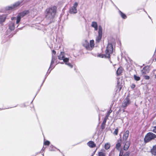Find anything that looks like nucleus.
<instances>
[{
	"label": "nucleus",
	"instance_id": "f704fd0d",
	"mask_svg": "<svg viewBox=\"0 0 156 156\" xmlns=\"http://www.w3.org/2000/svg\"><path fill=\"white\" fill-rule=\"evenodd\" d=\"M135 87V85L134 84H133L131 86V88L132 89L134 88Z\"/></svg>",
	"mask_w": 156,
	"mask_h": 156
},
{
	"label": "nucleus",
	"instance_id": "2f4dec72",
	"mask_svg": "<svg viewBox=\"0 0 156 156\" xmlns=\"http://www.w3.org/2000/svg\"><path fill=\"white\" fill-rule=\"evenodd\" d=\"M65 63L66 65H67L68 66L70 67L71 68H72L73 67V66L70 63H67L66 62Z\"/></svg>",
	"mask_w": 156,
	"mask_h": 156
},
{
	"label": "nucleus",
	"instance_id": "f257e3e1",
	"mask_svg": "<svg viewBox=\"0 0 156 156\" xmlns=\"http://www.w3.org/2000/svg\"><path fill=\"white\" fill-rule=\"evenodd\" d=\"M57 7L55 6H52L47 9L46 10L45 17L49 20L53 19L55 15Z\"/></svg>",
	"mask_w": 156,
	"mask_h": 156
},
{
	"label": "nucleus",
	"instance_id": "ddd939ff",
	"mask_svg": "<svg viewBox=\"0 0 156 156\" xmlns=\"http://www.w3.org/2000/svg\"><path fill=\"white\" fill-rule=\"evenodd\" d=\"M129 134V131L127 130H126L124 133L123 136L122 140L123 141H126L128 138Z\"/></svg>",
	"mask_w": 156,
	"mask_h": 156
},
{
	"label": "nucleus",
	"instance_id": "7ed1b4c3",
	"mask_svg": "<svg viewBox=\"0 0 156 156\" xmlns=\"http://www.w3.org/2000/svg\"><path fill=\"white\" fill-rule=\"evenodd\" d=\"M29 13V12L28 10L24 11L19 13L17 16V18L12 17L11 20H16V23L17 24L20 22L21 18L28 14Z\"/></svg>",
	"mask_w": 156,
	"mask_h": 156
},
{
	"label": "nucleus",
	"instance_id": "a878e982",
	"mask_svg": "<svg viewBox=\"0 0 156 156\" xmlns=\"http://www.w3.org/2000/svg\"><path fill=\"white\" fill-rule=\"evenodd\" d=\"M134 78L136 81H139L140 80V77L139 76H137L136 75H134Z\"/></svg>",
	"mask_w": 156,
	"mask_h": 156
},
{
	"label": "nucleus",
	"instance_id": "9d476101",
	"mask_svg": "<svg viewBox=\"0 0 156 156\" xmlns=\"http://www.w3.org/2000/svg\"><path fill=\"white\" fill-rule=\"evenodd\" d=\"M21 4V2H16L14 4L8 7L7 9L8 10H11L14 9L18 7Z\"/></svg>",
	"mask_w": 156,
	"mask_h": 156
},
{
	"label": "nucleus",
	"instance_id": "c756f323",
	"mask_svg": "<svg viewBox=\"0 0 156 156\" xmlns=\"http://www.w3.org/2000/svg\"><path fill=\"white\" fill-rule=\"evenodd\" d=\"M118 129H115L113 133V134L115 135H117L118 134Z\"/></svg>",
	"mask_w": 156,
	"mask_h": 156
},
{
	"label": "nucleus",
	"instance_id": "a211bd4d",
	"mask_svg": "<svg viewBox=\"0 0 156 156\" xmlns=\"http://www.w3.org/2000/svg\"><path fill=\"white\" fill-rule=\"evenodd\" d=\"M49 149L51 151H60L59 150L57 149L56 147H50Z\"/></svg>",
	"mask_w": 156,
	"mask_h": 156
},
{
	"label": "nucleus",
	"instance_id": "58836bf2",
	"mask_svg": "<svg viewBox=\"0 0 156 156\" xmlns=\"http://www.w3.org/2000/svg\"><path fill=\"white\" fill-rule=\"evenodd\" d=\"M52 52L53 54L55 55V54H56V52L54 50H53L52 51Z\"/></svg>",
	"mask_w": 156,
	"mask_h": 156
},
{
	"label": "nucleus",
	"instance_id": "72a5a7b5",
	"mask_svg": "<svg viewBox=\"0 0 156 156\" xmlns=\"http://www.w3.org/2000/svg\"><path fill=\"white\" fill-rule=\"evenodd\" d=\"M129 156V153L127 152H126V153H125L123 155V156Z\"/></svg>",
	"mask_w": 156,
	"mask_h": 156
},
{
	"label": "nucleus",
	"instance_id": "dca6fc26",
	"mask_svg": "<svg viewBox=\"0 0 156 156\" xmlns=\"http://www.w3.org/2000/svg\"><path fill=\"white\" fill-rule=\"evenodd\" d=\"M6 17V16L5 15L0 16V23L4 22L5 20Z\"/></svg>",
	"mask_w": 156,
	"mask_h": 156
},
{
	"label": "nucleus",
	"instance_id": "f03ea898",
	"mask_svg": "<svg viewBox=\"0 0 156 156\" xmlns=\"http://www.w3.org/2000/svg\"><path fill=\"white\" fill-rule=\"evenodd\" d=\"M113 51V48L112 44H108L107 47L105 51V53L104 55L101 54L98 55V57L101 58H110V55Z\"/></svg>",
	"mask_w": 156,
	"mask_h": 156
},
{
	"label": "nucleus",
	"instance_id": "e433bc0d",
	"mask_svg": "<svg viewBox=\"0 0 156 156\" xmlns=\"http://www.w3.org/2000/svg\"><path fill=\"white\" fill-rule=\"evenodd\" d=\"M110 144L109 143H107L105 144V146H110Z\"/></svg>",
	"mask_w": 156,
	"mask_h": 156
},
{
	"label": "nucleus",
	"instance_id": "c85d7f7f",
	"mask_svg": "<svg viewBox=\"0 0 156 156\" xmlns=\"http://www.w3.org/2000/svg\"><path fill=\"white\" fill-rule=\"evenodd\" d=\"M130 145V142L129 141H126L125 143V144L124 145V146H129Z\"/></svg>",
	"mask_w": 156,
	"mask_h": 156
},
{
	"label": "nucleus",
	"instance_id": "cd10ccee",
	"mask_svg": "<svg viewBox=\"0 0 156 156\" xmlns=\"http://www.w3.org/2000/svg\"><path fill=\"white\" fill-rule=\"evenodd\" d=\"M99 156H105V154L103 152H101L98 153Z\"/></svg>",
	"mask_w": 156,
	"mask_h": 156
},
{
	"label": "nucleus",
	"instance_id": "4be33fe9",
	"mask_svg": "<svg viewBox=\"0 0 156 156\" xmlns=\"http://www.w3.org/2000/svg\"><path fill=\"white\" fill-rule=\"evenodd\" d=\"M122 139L120 137L118 140L117 143L116 144V146H121V145Z\"/></svg>",
	"mask_w": 156,
	"mask_h": 156
},
{
	"label": "nucleus",
	"instance_id": "20e7f679",
	"mask_svg": "<svg viewBox=\"0 0 156 156\" xmlns=\"http://www.w3.org/2000/svg\"><path fill=\"white\" fill-rule=\"evenodd\" d=\"M156 138V135L152 132L148 133L145 136L144 138L145 143L148 142Z\"/></svg>",
	"mask_w": 156,
	"mask_h": 156
},
{
	"label": "nucleus",
	"instance_id": "a19ab883",
	"mask_svg": "<svg viewBox=\"0 0 156 156\" xmlns=\"http://www.w3.org/2000/svg\"><path fill=\"white\" fill-rule=\"evenodd\" d=\"M116 147V148L117 149H119V148L120 147Z\"/></svg>",
	"mask_w": 156,
	"mask_h": 156
},
{
	"label": "nucleus",
	"instance_id": "0eeeda50",
	"mask_svg": "<svg viewBox=\"0 0 156 156\" xmlns=\"http://www.w3.org/2000/svg\"><path fill=\"white\" fill-rule=\"evenodd\" d=\"M58 58L60 60H63L65 63L68 62L69 60V58H65L64 53L62 52H61L60 54L58 56Z\"/></svg>",
	"mask_w": 156,
	"mask_h": 156
},
{
	"label": "nucleus",
	"instance_id": "39448f33",
	"mask_svg": "<svg viewBox=\"0 0 156 156\" xmlns=\"http://www.w3.org/2000/svg\"><path fill=\"white\" fill-rule=\"evenodd\" d=\"M78 5V3L77 2H75L73 6L70 7L69 10V12L72 14H75L77 12V7Z\"/></svg>",
	"mask_w": 156,
	"mask_h": 156
},
{
	"label": "nucleus",
	"instance_id": "37998d69",
	"mask_svg": "<svg viewBox=\"0 0 156 156\" xmlns=\"http://www.w3.org/2000/svg\"><path fill=\"white\" fill-rule=\"evenodd\" d=\"M155 77L156 78V74L155 75Z\"/></svg>",
	"mask_w": 156,
	"mask_h": 156
},
{
	"label": "nucleus",
	"instance_id": "8fccbe9b",
	"mask_svg": "<svg viewBox=\"0 0 156 156\" xmlns=\"http://www.w3.org/2000/svg\"><path fill=\"white\" fill-rule=\"evenodd\" d=\"M156 146L155 145V146Z\"/></svg>",
	"mask_w": 156,
	"mask_h": 156
},
{
	"label": "nucleus",
	"instance_id": "1a4fd4ad",
	"mask_svg": "<svg viewBox=\"0 0 156 156\" xmlns=\"http://www.w3.org/2000/svg\"><path fill=\"white\" fill-rule=\"evenodd\" d=\"M149 67L148 66H146L144 67L141 71L142 75L144 76L149 73Z\"/></svg>",
	"mask_w": 156,
	"mask_h": 156
},
{
	"label": "nucleus",
	"instance_id": "aec40b11",
	"mask_svg": "<svg viewBox=\"0 0 156 156\" xmlns=\"http://www.w3.org/2000/svg\"><path fill=\"white\" fill-rule=\"evenodd\" d=\"M87 145L89 146H95L96 145L93 141H90L87 143Z\"/></svg>",
	"mask_w": 156,
	"mask_h": 156
},
{
	"label": "nucleus",
	"instance_id": "a18cd8bd",
	"mask_svg": "<svg viewBox=\"0 0 156 156\" xmlns=\"http://www.w3.org/2000/svg\"><path fill=\"white\" fill-rule=\"evenodd\" d=\"M155 61H156V58H155Z\"/></svg>",
	"mask_w": 156,
	"mask_h": 156
},
{
	"label": "nucleus",
	"instance_id": "6e6552de",
	"mask_svg": "<svg viewBox=\"0 0 156 156\" xmlns=\"http://www.w3.org/2000/svg\"><path fill=\"white\" fill-rule=\"evenodd\" d=\"M130 103V102L129 98L127 97L123 101L122 104V106L123 108L126 107L128 105H129Z\"/></svg>",
	"mask_w": 156,
	"mask_h": 156
},
{
	"label": "nucleus",
	"instance_id": "bb28decb",
	"mask_svg": "<svg viewBox=\"0 0 156 156\" xmlns=\"http://www.w3.org/2000/svg\"><path fill=\"white\" fill-rule=\"evenodd\" d=\"M117 86L118 87V88H119V91H120L122 88V87L120 85V83L119 82V80L118 81Z\"/></svg>",
	"mask_w": 156,
	"mask_h": 156
},
{
	"label": "nucleus",
	"instance_id": "4468645a",
	"mask_svg": "<svg viewBox=\"0 0 156 156\" xmlns=\"http://www.w3.org/2000/svg\"><path fill=\"white\" fill-rule=\"evenodd\" d=\"M112 112V110L110 109L108 112L104 120L103 121V124H105L106 121L108 119V117L109 116L110 114Z\"/></svg>",
	"mask_w": 156,
	"mask_h": 156
},
{
	"label": "nucleus",
	"instance_id": "f3484780",
	"mask_svg": "<svg viewBox=\"0 0 156 156\" xmlns=\"http://www.w3.org/2000/svg\"><path fill=\"white\" fill-rule=\"evenodd\" d=\"M91 26L94 28L95 30L98 29V25L96 22H93L92 23Z\"/></svg>",
	"mask_w": 156,
	"mask_h": 156
},
{
	"label": "nucleus",
	"instance_id": "4c0bfd02",
	"mask_svg": "<svg viewBox=\"0 0 156 156\" xmlns=\"http://www.w3.org/2000/svg\"><path fill=\"white\" fill-rule=\"evenodd\" d=\"M129 147H123L124 149L125 150H128Z\"/></svg>",
	"mask_w": 156,
	"mask_h": 156
},
{
	"label": "nucleus",
	"instance_id": "473e14b6",
	"mask_svg": "<svg viewBox=\"0 0 156 156\" xmlns=\"http://www.w3.org/2000/svg\"><path fill=\"white\" fill-rule=\"evenodd\" d=\"M144 78L146 80H149L150 79V77L148 76H144Z\"/></svg>",
	"mask_w": 156,
	"mask_h": 156
},
{
	"label": "nucleus",
	"instance_id": "5701e85b",
	"mask_svg": "<svg viewBox=\"0 0 156 156\" xmlns=\"http://www.w3.org/2000/svg\"><path fill=\"white\" fill-rule=\"evenodd\" d=\"M122 68H119L116 72L117 74L118 75H119L122 73Z\"/></svg>",
	"mask_w": 156,
	"mask_h": 156
},
{
	"label": "nucleus",
	"instance_id": "09e8293b",
	"mask_svg": "<svg viewBox=\"0 0 156 156\" xmlns=\"http://www.w3.org/2000/svg\"><path fill=\"white\" fill-rule=\"evenodd\" d=\"M121 155H122V154H121ZM120 156H121V155H120Z\"/></svg>",
	"mask_w": 156,
	"mask_h": 156
},
{
	"label": "nucleus",
	"instance_id": "ea45409f",
	"mask_svg": "<svg viewBox=\"0 0 156 156\" xmlns=\"http://www.w3.org/2000/svg\"><path fill=\"white\" fill-rule=\"evenodd\" d=\"M105 149H108L110 147H105Z\"/></svg>",
	"mask_w": 156,
	"mask_h": 156
},
{
	"label": "nucleus",
	"instance_id": "79ce46f5",
	"mask_svg": "<svg viewBox=\"0 0 156 156\" xmlns=\"http://www.w3.org/2000/svg\"><path fill=\"white\" fill-rule=\"evenodd\" d=\"M121 151H120V154H119V156H120V154H121Z\"/></svg>",
	"mask_w": 156,
	"mask_h": 156
},
{
	"label": "nucleus",
	"instance_id": "2eb2a0df",
	"mask_svg": "<svg viewBox=\"0 0 156 156\" xmlns=\"http://www.w3.org/2000/svg\"><path fill=\"white\" fill-rule=\"evenodd\" d=\"M55 56L52 55V60H51V65L50 67V68H51V69H52L54 68V67L52 66V65L54 63V61L55 60Z\"/></svg>",
	"mask_w": 156,
	"mask_h": 156
},
{
	"label": "nucleus",
	"instance_id": "7c9ffc66",
	"mask_svg": "<svg viewBox=\"0 0 156 156\" xmlns=\"http://www.w3.org/2000/svg\"><path fill=\"white\" fill-rule=\"evenodd\" d=\"M50 144V142L48 141H44V144L45 145H49Z\"/></svg>",
	"mask_w": 156,
	"mask_h": 156
},
{
	"label": "nucleus",
	"instance_id": "f8f14e48",
	"mask_svg": "<svg viewBox=\"0 0 156 156\" xmlns=\"http://www.w3.org/2000/svg\"><path fill=\"white\" fill-rule=\"evenodd\" d=\"M15 20H12V21L9 24V28L11 30H14L15 26Z\"/></svg>",
	"mask_w": 156,
	"mask_h": 156
},
{
	"label": "nucleus",
	"instance_id": "412c9836",
	"mask_svg": "<svg viewBox=\"0 0 156 156\" xmlns=\"http://www.w3.org/2000/svg\"><path fill=\"white\" fill-rule=\"evenodd\" d=\"M90 47L91 48V50L94 48V41L93 40H90Z\"/></svg>",
	"mask_w": 156,
	"mask_h": 156
},
{
	"label": "nucleus",
	"instance_id": "6ab92c4d",
	"mask_svg": "<svg viewBox=\"0 0 156 156\" xmlns=\"http://www.w3.org/2000/svg\"><path fill=\"white\" fill-rule=\"evenodd\" d=\"M151 152L152 154L156 155V147H153V148L151 150Z\"/></svg>",
	"mask_w": 156,
	"mask_h": 156
},
{
	"label": "nucleus",
	"instance_id": "b1692460",
	"mask_svg": "<svg viewBox=\"0 0 156 156\" xmlns=\"http://www.w3.org/2000/svg\"><path fill=\"white\" fill-rule=\"evenodd\" d=\"M119 14L121 16V17L124 19H125L126 18V16L122 12L120 11H119Z\"/></svg>",
	"mask_w": 156,
	"mask_h": 156
},
{
	"label": "nucleus",
	"instance_id": "9b49d317",
	"mask_svg": "<svg viewBox=\"0 0 156 156\" xmlns=\"http://www.w3.org/2000/svg\"><path fill=\"white\" fill-rule=\"evenodd\" d=\"M83 45L87 49L89 50H91V48L87 40H85L83 43Z\"/></svg>",
	"mask_w": 156,
	"mask_h": 156
},
{
	"label": "nucleus",
	"instance_id": "de8ad7c7",
	"mask_svg": "<svg viewBox=\"0 0 156 156\" xmlns=\"http://www.w3.org/2000/svg\"><path fill=\"white\" fill-rule=\"evenodd\" d=\"M44 147H43V148H42V149H43V148Z\"/></svg>",
	"mask_w": 156,
	"mask_h": 156
},
{
	"label": "nucleus",
	"instance_id": "c9c22d12",
	"mask_svg": "<svg viewBox=\"0 0 156 156\" xmlns=\"http://www.w3.org/2000/svg\"><path fill=\"white\" fill-rule=\"evenodd\" d=\"M105 124H103V122L102 123V124L101 126V128L102 129H103L105 128Z\"/></svg>",
	"mask_w": 156,
	"mask_h": 156
},
{
	"label": "nucleus",
	"instance_id": "393cba45",
	"mask_svg": "<svg viewBox=\"0 0 156 156\" xmlns=\"http://www.w3.org/2000/svg\"><path fill=\"white\" fill-rule=\"evenodd\" d=\"M151 131L156 133V126H152L151 128Z\"/></svg>",
	"mask_w": 156,
	"mask_h": 156
},
{
	"label": "nucleus",
	"instance_id": "49530a36",
	"mask_svg": "<svg viewBox=\"0 0 156 156\" xmlns=\"http://www.w3.org/2000/svg\"><path fill=\"white\" fill-rule=\"evenodd\" d=\"M61 63L62 64H63V62H61Z\"/></svg>",
	"mask_w": 156,
	"mask_h": 156
},
{
	"label": "nucleus",
	"instance_id": "c03bdc74",
	"mask_svg": "<svg viewBox=\"0 0 156 156\" xmlns=\"http://www.w3.org/2000/svg\"><path fill=\"white\" fill-rule=\"evenodd\" d=\"M96 152V151H95L94 152V154L95 152Z\"/></svg>",
	"mask_w": 156,
	"mask_h": 156
},
{
	"label": "nucleus",
	"instance_id": "423d86ee",
	"mask_svg": "<svg viewBox=\"0 0 156 156\" xmlns=\"http://www.w3.org/2000/svg\"><path fill=\"white\" fill-rule=\"evenodd\" d=\"M102 34V29L101 26H99L98 31V36L96 38V41L99 42L101 39Z\"/></svg>",
	"mask_w": 156,
	"mask_h": 156
}]
</instances>
